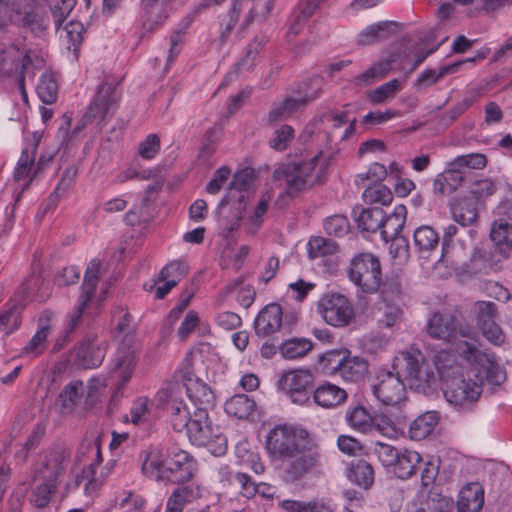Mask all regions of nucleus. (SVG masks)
<instances>
[{
    "label": "nucleus",
    "mask_w": 512,
    "mask_h": 512,
    "mask_svg": "<svg viewBox=\"0 0 512 512\" xmlns=\"http://www.w3.org/2000/svg\"><path fill=\"white\" fill-rule=\"evenodd\" d=\"M457 353L470 364L484 365L490 362L489 355L482 351L475 343L467 340L458 341L456 344Z\"/></svg>",
    "instance_id": "nucleus-43"
},
{
    "label": "nucleus",
    "mask_w": 512,
    "mask_h": 512,
    "mask_svg": "<svg viewBox=\"0 0 512 512\" xmlns=\"http://www.w3.org/2000/svg\"><path fill=\"white\" fill-rule=\"evenodd\" d=\"M393 26H396V23L391 21L372 24L359 33L357 42L359 45L367 46L385 40L392 35Z\"/></svg>",
    "instance_id": "nucleus-31"
},
{
    "label": "nucleus",
    "mask_w": 512,
    "mask_h": 512,
    "mask_svg": "<svg viewBox=\"0 0 512 512\" xmlns=\"http://www.w3.org/2000/svg\"><path fill=\"white\" fill-rule=\"evenodd\" d=\"M294 138V129L289 125H282L275 130L269 144L276 151L286 150Z\"/></svg>",
    "instance_id": "nucleus-61"
},
{
    "label": "nucleus",
    "mask_w": 512,
    "mask_h": 512,
    "mask_svg": "<svg viewBox=\"0 0 512 512\" xmlns=\"http://www.w3.org/2000/svg\"><path fill=\"white\" fill-rule=\"evenodd\" d=\"M69 456V452L65 449L49 452L44 462L36 470L35 478L42 481L57 482V478L65 471Z\"/></svg>",
    "instance_id": "nucleus-21"
},
{
    "label": "nucleus",
    "mask_w": 512,
    "mask_h": 512,
    "mask_svg": "<svg viewBox=\"0 0 512 512\" xmlns=\"http://www.w3.org/2000/svg\"><path fill=\"white\" fill-rule=\"evenodd\" d=\"M33 21L34 15L30 13L21 15L18 11H14L8 2L0 0V28L6 26L9 22L29 26Z\"/></svg>",
    "instance_id": "nucleus-49"
},
{
    "label": "nucleus",
    "mask_w": 512,
    "mask_h": 512,
    "mask_svg": "<svg viewBox=\"0 0 512 512\" xmlns=\"http://www.w3.org/2000/svg\"><path fill=\"white\" fill-rule=\"evenodd\" d=\"M338 250V245L335 241L323 237H313L308 243V253L310 258H319L327 255H332Z\"/></svg>",
    "instance_id": "nucleus-54"
},
{
    "label": "nucleus",
    "mask_w": 512,
    "mask_h": 512,
    "mask_svg": "<svg viewBox=\"0 0 512 512\" xmlns=\"http://www.w3.org/2000/svg\"><path fill=\"white\" fill-rule=\"evenodd\" d=\"M477 327L496 321L497 306L491 301H477L474 305Z\"/></svg>",
    "instance_id": "nucleus-57"
},
{
    "label": "nucleus",
    "mask_w": 512,
    "mask_h": 512,
    "mask_svg": "<svg viewBox=\"0 0 512 512\" xmlns=\"http://www.w3.org/2000/svg\"><path fill=\"white\" fill-rule=\"evenodd\" d=\"M317 312L325 323L332 327L349 326L355 318L351 301L343 294L328 292L317 303Z\"/></svg>",
    "instance_id": "nucleus-5"
},
{
    "label": "nucleus",
    "mask_w": 512,
    "mask_h": 512,
    "mask_svg": "<svg viewBox=\"0 0 512 512\" xmlns=\"http://www.w3.org/2000/svg\"><path fill=\"white\" fill-rule=\"evenodd\" d=\"M312 349V342L306 338H291L280 343V353L286 359L305 356Z\"/></svg>",
    "instance_id": "nucleus-41"
},
{
    "label": "nucleus",
    "mask_w": 512,
    "mask_h": 512,
    "mask_svg": "<svg viewBox=\"0 0 512 512\" xmlns=\"http://www.w3.org/2000/svg\"><path fill=\"white\" fill-rule=\"evenodd\" d=\"M304 433L303 430L286 424L275 426L267 436V449L280 458L293 457L301 450L300 442L304 438Z\"/></svg>",
    "instance_id": "nucleus-9"
},
{
    "label": "nucleus",
    "mask_w": 512,
    "mask_h": 512,
    "mask_svg": "<svg viewBox=\"0 0 512 512\" xmlns=\"http://www.w3.org/2000/svg\"><path fill=\"white\" fill-rule=\"evenodd\" d=\"M273 4L274 0H233L228 12L220 18V42L226 43L238 24L242 32L254 21L266 20Z\"/></svg>",
    "instance_id": "nucleus-3"
},
{
    "label": "nucleus",
    "mask_w": 512,
    "mask_h": 512,
    "mask_svg": "<svg viewBox=\"0 0 512 512\" xmlns=\"http://www.w3.org/2000/svg\"><path fill=\"white\" fill-rule=\"evenodd\" d=\"M363 200L367 204L388 205L393 199L392 192L388 187L381 183H376L367 187L363 194Z\"/></svg>",
    "instance_id": "nucleus-47"
},
{
    "label": "nucleus",
    "mask_w": 512,
    "mask_h": 512,
    "mask_svg": "<svg viewBox=\"0 0 512 512\" xmlns=\"http://www.w3.org/2000/svg\"><path fill=\"white\" fill-rule=\"evenodd\" d=\"M314 401L323 408H333L341 405L347 399V392L339 386L326 382L314 391Z\"/></svg>",
    "instance_id": "nucleus-27"
},
{
    "label": "nucleus",
    "mask_w": 512,
    "mask_h": 512,
    "mask_svg": "<svg viewBox=\"0 0 512 512\" xmlns=\"http://www.w3.org/2000/svg\"><path fill=\"white\" fill-rule=\"evenodd\" d=\"M339 375L346 381L359 382L364 379L368 371L367 361L359 356H352L350 352L343 360Z\"/></svg>",
    "instance_id": "nucleus-32"
},
{
    "label": "nucleus",
    "mask_w": 512,
    "mask_h": 512,
    "mask_svg": "<svg viewBox=\"0 0 512 512\" xmlns=\"http://www.w3.org/2000/svg\"><path fill=\"white\" fill-rule=\"evenodd\" d=\"M421 461L422 458L418 452L409 449H400L397 460L391 468V472L399 479H409L416 473Z\"/></svg>",
    "instance_id": "nucleus-25"
},
{
    "label": "nucleus",
    "mask_w": 512,
    "mask_h": 512,
    "mask_svg": "<svg viewBox=\"0 0 512 512\" xmlns=\"http://www.w3.org/2000/svg\"><path fill=\"white\" fill-rule=\"evenodd\" d=\"M346 419L352 427L362 432H367L373 424V417L363 406L349 408Z\"/></svg>",
    "instance_id": "nucleus-50"
},
{
    "label": "nucleus",
    "mask_w": 512,
    "mask_h": 512,
    "mask_svg": "<svg viewBox=\"0 0 512 512\" xmlns=\"http://www.w3.org/2000/svg\"><path fill=\"white\" fill-rule=\"evenodd\" d=\"M487 164V157L483 153H469L459 155L451 160V167L460 171L463 169H483Z\"/></svg>",
    "instance_id": "nucleus-55"
},
{
    "label": "nucleus",
    "mask_w": 512,
    "mask_h": 512,
    "mask_svg": "<svg viewBox=\"0 0 512 512\" xmlns=\"http://www.w3.org/2000/svg\"><path fill=\"white\" fill-rule=\"evenodd\" d=\"M282 308L279 304L266 305L254 320V330L258 337H270L282 328Z\"/></svg>",
    "instance_id": "nucleus-20"
},
{
    "label": "nucleus",
    "mask_w": 512,
    "mask_h": 512,
    "mask_svg": "<svg viewBox=\"0 0 512 512\" xmlns=\"http://www.w3.org/2000/svg\"><path fill=\"white\" fill-rule=\"evenodd\" d=\"M352 217L358 229L366 232H376L383 222V210L381 208H363L356 206L352 211Z\"/></svg>",
    "instance_id": "nucleus-29"
},
{
    "label": "nucleus",
    "mask_w": 512,
    "mask_h": 512,
    "mask_svg": "<svg viewBox=\"0 0 512 512\" xmlns=\"http://www.w3.org/2000/svg\"><path fill=\"white\" fill-rule=\"evenodd\" d=\"M451 212L453 219L462 226L473 224L478 217L475 203L467 199L457 201L451 207Z\"/></svg>",
    "instance_id": "nucleus-40"
},
{
    "label": "nucleus",
    "mask_w": 512,
    "mask_h": 512,
    "mask_svg": "<svg viewBox=\"0 0 512 512\" xmlns=\"http://www.w3.org/2000/svg\"><path fill=\"white\" fill-rule=\"evenodd\" d=\"M348 479L364 489H369L374 482L373 467L368 462L359 460L350 468Z\"/></svg>",
    "instance_id": "nucleus-39"
},
{
    "label": "nucleus",
    "mask_w": 512,
    "mask_h": 512,
    "mask_svg": "<svg viewBox=\"0 0 512 512\" xmlns=\"http://www.w3.org/2000/svg\"><path fill=\"white\" fill-rule=\"evenodd\" d=\"M143 473L155 481L172 484L195 482L197 463L186 451H178L165 465L157 453H149L142 464Z\"/></svg>",
    "instance_id": "nucleus-2"
},
{
    "label": "nucleus",
    "mask_w": 512,
    "mask_h": 512,
    "mask_svg": "<svg viewBox=\"0 0 512 512\" xmlns=\"http://www.w3.org/2000/svg\"><path fill=\"white\" fill-rule=\"evenodd\" d=\"M117 86L118 83L114 81H105L98 87L96 95L85 114L87 120L99 118L103 122L114 113L120 99Z\"/></svg>",
    "instance_id": "nucleus-14"
},
{
    "label": "nucleus",
    "mask_w": 512,
    "mask_h": 512,
    "mask_svg": "<svg viewBox=\"0 0 512 512\" xmlns=\"http://www.w3.org/2000/svg\"><path fill=\"white\" fill-rule=\"evenodd\" d=\"M374 454L385 468L391 469L397 460L399 450L392 445L376 441L373 447Z\"/></svg>",
    "instance_id": "nucleus-60"
},
{
    "label": "nucleus",
    "mask_w": 512,
    "mask_h": 512,
    "mask_svg": "<svg viewBox=\"0 0 512 512\" xmlns=\"http://www.w3.org/2000/svg\"><path fill=\"white\" fill-rule=\"evenodd\" d=\"M278 507L283 512H333L329 505L317 499L311 501L279 499Z\"/></svg>",
    "instance_id": "nucleus-36"
},
{
    "label": "nucleus",
    "mask_w": 512,
    "mask_h": 512,
    "mask_svg": "<svg viewBox=\"0 0 512 512\" xmlns=\"http://www.w3.org/2000/svg\"><path fill=\"white\" fill-rule=\"evenodd\" d=\"M166 502V512H182L184 507L202 496V488L196 482L176 484Z\"/></svg>",
    "instance_id": "nucleus-22"
},
{
    "label": "nucleus",
    "mask_w": 512,
    "mask_h": 512,
    "mask_svg": "<svg viewBox=\"0 0 512 512\" xmlns=\"http://www.w3.org/2000/svg\"><path fill=\"white\" fill-rule=\"evenodd\" d=\"M78 174V169L75 165H68L64 171L62 172L61 179L56 186L54 192L50 195L49 201L53 204H56L59 197L64 194L75 181V178Z\"/></svg>",
    "instance_id": "nucleus-58"
},
{
    "label": "nucleus",
    "mask_w": 512,
    "mask_h": 512,
    "mask_svg": "<svg viewBox=\"0 0 512 512\" xmlns=\"http://www.w3.org/2000/svg\"><path fill=\"white\" fill-rule=\"evenodd\" d=\"M491 240L500 249L510 248L512 246V225L499 219L493 222L490 231Z\"/></svg>",
    "instance_id": "nucleus-46"
},
{
    "label": "nucleus",
    "mask_w": 512,
    "mask_h": 512,
    "mask_svg": "<svg viewBox=\"0 0 512 512\" xmlns=\"http://www.w3.org/2000/svg\"><path fill=\"white\" fill-rule=\"evenodd\" d=\"M180 394L181 387L178 383L169 384L157 393L156 399L158 407L169 412L171 424L177 432L184 431L192 417L183 400L179 398Z\"/></svg>",
    "instance_id": "nucleus-11"
},
{
    "label": "nucleus",
    "mask_w": 512,
    "mask_h": 512,
    "mask_svg": "<svg viewBox=\"0 0 512 512\" xmlns=\"http://www.w3.org/2000/svg\"><path fill=\"white\" fill-rule=\"evenodd\" d=\"M402 375L401 371L379 373L377 382L372 386V392L382 404L397 406L405 400L406 388Z\"/></svg>",
    "instance_id": "nucleus-13"
},
{
    "label": "nucleus",
    "mask_w": 512,
    "mask_h": 512,
    "mask_svg": "<svg viewBox=\"0 0 512 512\" xmlns=\"http://www.w3.org/2000/svg\"><path fill=\"white\" fill-rule=\"evenodd\" d=\"M393 59H384L374 63L366 71L355 77L354 83L357 86H368L376 80L387 76L392 67Z\"/></svg>",
    "instance_id": "nucleus-38"
},
{
    "label": "nucleus",
    "mask_w": 512,
    "mask_h": 512,
    "mask_svg": "<svg viewBox=\"0 0 512 512\" xmlns=\"http://www.w3.org/2000/svg\"><path fill=\"white\" fill-rule=\"evenodd\" d=\"M461 62H456L447 66H444L440 68L439 70L436 69H426L423 71L418 78L415 81L416 87H428L430 85L435 84L438 82L442 77H444L446 74L453 73L457 71L459 65Z\"/></svg>",
    "instance_id": "nucleus-48"
},
{
    "label": "nucleus",
    "mask_w": 512,
    "mask_h": 512,
    "mask_svg": "<svg viewBox=\"0 0 512 512\" xmlns=\"http://www.w3.org/2000/svg\"><path fill=\"white\" fill-rule=\"evenodd\" d=\"M150 402L146 397L137 398L129 411V414L125 415V421L131 422L134 425H147L150 418Z\"/></svg>",
    "instance_id": "nucleus-44"
},
{
    "label": "nucleus",
    "mask_w": 512,
    "mask_h": 512,
    "mask_svg": "<svg viewBox=\"0 0 512 512\" xmlns=\"http://www.w3.org/2000/svg\"><path fill=\"white\" fill-rule=\"evenodd\" d=\"M413 244L417 252L424 256L438 246L439 235L431 226H420L414 231Z\"/></svg>",
    "instance_id": "nucleus-34"
},
{
    "label": "nucleus",
    "mask_w": 512,
    "mask_h": 512,
    "mask_svg": "<svg viewBox=\"0 0 512 512\" xmlns=\"http://www.w3.org/2000/svg\"><path fill=\"white\" fill-rule=\"evenodd\" d=\"M85 393L82 381H72L67 384L58 396L57 403L62 414L71 413Z\"/></svg>",
    "instance_id": "nucleus-30"
},
{
    "label": "nucleus",
    "mask_w": 512,
    "mask_h": 512,
    "mask_svg": "<svg viewBox=\"0 0 512 512\" xmlns=\"http://www.w3.org/2000/svg\"><path fill=\"white\" fill-rule=\"evenodd\" d=\"M463 180V171H460L456 167H451L450 161L447 164V168L435 178L433 183L434 193L450 195L458 189Z\"/></svg>",
    "instance_id": "nucleus-26"
},
{
    "label": "nucleus",
    "mask_w": 512,
    "mask_h": 512,
    "mask_svg": "<svg viewBox=\"0 0 512 512\" xmlns=\"http://www.w3.org/2000/svg\"><path fill=\"white\" fill-rule=\"evenodd\" d=\"M473 96H467L462 101L455 104L449 111L442 114L440 117V124L445 128L449 127L456 121L469 107L474 103Z\"/></svg>",
    "instance_id": "nucleus-62"
},
{
    "label": "nucleus",
    "mask_w": 512,
    "mask_h": 512,
    "mask_svg": "<svg viewBox=\"0 0 512 512\" xmlns=\"http://www.w3.org/2000/svg\"><path fill=\"white\" fill-rule=\"evenodd\" d=\"M58 84L52 74H43L38 85L37 93L45 104H52L57 99Z\"/></svg>",
    "instance_id": "nucleus-53"
},
{
    "label": "nucleus",
    "mask_w": 512,
    "mask_h": 512,
    "mask_svg": "<svg viewBox=\"0 0 512 512\" xmlns=\"http://www.w3.org/2000/svg\"><path fill=\"white\" fill-rule=\"evenodd\" d=\"M428 335L444 343L455 342L459 338L471 339L474 331L468 324L459 321L450 313H433L427 321Z\"/></svg>",
    "instance_id": "nucleus-7"
},
{
    "label": "nucleus",
    "mask_w": 512,
    "mask_h": 512,
    "mask_svg": "<svg viewBox=\"0 0 512 512\" xmlns=\"http://www.w3.org/2000/svg\"><path fill=\"white\" fill-rule=\"evenodd\" d=\"M185 430L189 440L197 446H206L216 436L208 410L204 407L196 408Z\"/></svg>",
    "instance_id": "nucleus-18"
},
{
    "label": "nucleus",
    "mask_w": 512,
    "mask_h": 512,
    "mask_svg": "<svg viewBox=\"0 0 512 512\" xmlns=\"http://www.w3.org/2000/svg\"><path fill=\"white\" fill-rule=\"evenodd\" d=\"M176 377L183 381L179 384L181 391L184 389L189 399L198 407L206 410L213 405L214 394L210 387L198 378H193L190 362L186 359L184 368L176 373Z\"/></svg>",
    "instance_id": "nucleus-16"
},
{
    "label": "nucleus",
    "mask_w": 512,
    "mask_h": 512,
    "mask_svg": "<svg viewBox=\"0 0 512 512\" xmlns=\"http://www.w3.org/2000/svg\"><path fill=\"white\" fill-rule=\"evenodd\" d=\"M56 489L57 482L43 481L32 491L30 502L37 508H43L49 504L51 495Z\"/></svg>",
    "instance_id": "nucleus-56"
},
{
    "label": "nucleus",
    "mask_w": 512,
    "mask_h": 512,
    "mask_svg": "<svg viewBox=\"0 0 512 512\" xmlns=\"http://www.w3.org/2000/svg\"><path fill=\"white\" fill-rule=\"evenodd\" d=\"M406 215L407 209L404 205H397L388 216L383 214V222L379 229L384 241L388 242L390 239L401 237L400 233L405 225Z\"/></svg>",
    "instance_id": "nucleus-28"
},
{
    "label": "nucleus",
    "mask_w": 512,
    "mask_h": 512,
    "mask_svg": "<svg viewBox=\"0 0 512 512\" xmlns=\"http://www.w3.org/2000/svg\"><path fill=\"white\" fill-rule=\"evenodd\" d=\"M54 316V312L48 309L41 312L37 321V330L22 348V356L36 358L46 350Z\"/></svg>",
    "instance_id": "nucleus-17"
},
{
    "label": "nucleus",
    "mask_w": 512,
    "mask_h": 512,
    "mask_svg": "<svg viewBox=\"0 0 512 512\" xmlns=\"http://www.w3.org/2000/svg\"><path fill=\"white\" fill-rule=\"evenodd\" d=\"M379 309L383 311L382 316L377 320L380 328H392L402 317V310L395 304L384 303V306Z\"/></svg>",
    "instance_id": "nucleus-64"
},
{
    "label": "nucleus",
    "mask_w": 512,
    "mask_h": 512,
    "mask_svg": "<svg viewBox=\"0 0 512 512\" xmlns=\"http://www.w3.org/2000/svg\"><path fill=\"white\" fill-rule=\"evenodd\" d=\"M95 337L88 336L83 339L76 351V362L83 368H95L101 365L104 355V344H95Z\"/></svg>",
    "instance_id": "nucleus-23"
},
{
    "label": "nucleus",
    "mask_w": 512,
    "mask_h": 512,
    "mask_svg": "<svg viewBox=\"0 0 512 512\" xmlns=\"http://www.w3.org/2000/svg\"><path fill=\"white\" fill-rule=\"evenodd\" d=\"M254 399L246 394H237L225 403V411L228 415L238 419H247L255 410Z\"/></svg>",
    "instance_id": "nucleus-35"
},
{
    "label": "nucleus",
    "mask_w": 512,
    "mask_h": 512,
    "mask_svg": "<svg viewBox=\"0 0 512 512\" xmlns=\"http://www.w3.org/2000/svg\"><path fill=\"white\" fill-rule=\"evenodd\" d=\"M106 271L107 265L99 259H93L88 264L82 284V293L79 297L78 304L69 316L68 324L65 328L66 334L72 333L81 324L82 315L87 306V303L93 297L98 281L100 277L106 273Z\"/></svg>",
    "instance_id": "nucleus-8"
},
{
    "label": "nucleus",
    "mask_w": 512,
    "mask_h": 512,
    "mask_svg": "<svg viewBox=\"0 0 512 512\" xmlns=\"http://www.w3.org/2000/svg\"><path fill=\"white\" fill-rule=\"evenodd\" d=\"M323 168L318 166V157L300 163L280 165L273 172V180L284 187L289 195L311 188L321 183Z\"/></svg>",
    "instance_id": "nucleus-4"
},
{
    "label": "nucleus",
    "mask_w": 512,
    "mask_h": 512,
    "mask_svg": "<svg viewBox=\"0 0 512 512\" xmlns=\"http://www.w3.org/2000/svg\"><path fill=\"white\" fill-rule=\"evenodd\" d=\"M100 461L91 462L87 468L82 471V477L87 479L85 484V490L88 492H95L104 483L106 478L111 472L112 464L108 463L99 473L97 474V465Z\"/></svg>",
    "instance_id": "nucleus-42"
},
{
    "label": "nucleus",
    "mask_w": 512,
    "mask_h": 512,
    "mask_svg": "<svg viewBox=\"0 0 512 512\" xmlns=\"http://www.w3.org/2000/svg\"><path fill=\"white\" fill-rule=\"evenodd\" d=\"M438 415L434 411L426 412L418 416L409 427L410 438L420 441L428 437L438 423Z\"/></svg>",
    "instance_id": "nucleus-33"
},
{
    "label": "nucleus",
    "mask_w": 512,
    "mask_h": 512,
    "mask_svg": "<svg viewBox=\"0 0 512 512\" xmlns=\"http://www.w3.org/2000/svg\"><path fill=\"white\" fill-rule=\"evenodd\" d=\"M324 229L329 235L343 237L349 231L348 219L340 214L327 217L324 221Z\"/></svg>",
    "instance_id": "nucleus-63"
},
{
    "label": "nucleus",
    "mask_w": 512,
    "mask_h": 512,
    "mask_svg": "<svg viewBox=\"0 0 512 512\" xmlns=\"http://www.w3.org/2000/svg\"><path fill=\"white\" fill-rule=\"evenodd\" d=\"M397 365L401 366V372L412 389L425 391L435 383V373L420 353L417 356L402 353Z\"/></svg>",
    "instance_id": "nucleus-10"
},
{
    "label": "nucleus",
    "mask_w": 512,
    "mask_h": 512,
    "mask_svg": "<svg viewBox=\"0 0 512 512\" xmlns=\"http://www.w3.org/2000/svg\"><path fill=\"white\" fill-rule=\"evenodd\" d=\"M44 286L43 279L38 275H31L25 279L18 287L19 302L25 306V303L31 299L43 301L48 297L47 293H41Z\"/></svg>",
    "instance_id": "nucleus-37"
},
{
    "label": "nucleus",
    "mask_w": 512,
    "mask_h": 512,
    "mask_svg": "<svg viewBox=\"0 0 512 512\" xmlns=\"http://www.w3.org/2000/svg\"><path fill=\"white\" fill-rule=\"evenodd\" d=\"M484 503V491L479 483L473 482L464 486L458 497L459 512H479Z\"/></svg>",
    "instance_id": "nucleus-24"
},
{
    "label": "nucleus",
    "mask_w": 512,
    "mask_h": 512,
    "mask_svg": "<svg viewBox=\"0 0 512 512\" xmlns=\"http://www.w3.org/2000/svg\"><path fill=\"white\" fill-rule=\"evenodd\" d=\"M288 460L283 466V480L287 483H295L301 480L306 474L311 472L319 462L318 453H301L293 457H287Z\"/></svg>",
    "instance_id": "nucleus-19"
},
{
    "label": "nucleus",
    "mask_w": 512,
    "mask_h": 512,
    "mask_svg": "<svg viewBox=\"0 0 512 512\" xmlns=\"http://www.w3.org/2000/svg\"><path fill=\"white\" fill-rule=\"evenodd\" d=\"M133 362L134 357L130 350L118 352L113 373L121 379L122 384L126 383L130 379L133 371Z\"/></svg>",
    "instance_id": "nucleus-52"
},
{
    "label": "nucleus",
    "mask_w": 512,
    "mask_h": 512,
    "mask_svg": "<svg viewBox=\"0 0 512 512\" xmlns=\"http://www.w3.org/2000/svg\"><path fill=\"white\" fill-rule=\"evenodd\" d=\"M435 366L443 382V393L453 406L464 408L477 401L482 388L472 380L464 378L462 368L454 354L441 351L435 356Z\"/></svg>",
    "instance_id": "nucleus-1"
},
{
    "label": "nucleus",
    "mask_w": 512,
    "mask_h": 512,
    "mask_svg": "<svg viewBox=\"0 0 512 512\" xmlns=\"http://www.w3.org/2000/svg\"><path fill=\"white\" fill-rule=\"evenodd\" d=\"M310 83L316 87L315 90L306 92L302 97H287L283 101L274 103L267 115L268 123L273 124L287 120L310 101L317 99L322 93L323 78L321 76H314L310 79Z\"/></svg>",
    "instance_id": "nucleus-12"
},
{
    "label": "nucleus",
    "mask_w": 512,
    "mask_h": 512,
    "mask_svg": "<svg viewBox=\"0 0 512 512\" xmlns=\"http://www.w3.org/2000/svg\"><path fill=\"white\" fill-rule=\"evenodd\" d=\"M89 458H95V461L101 460L99 438L85 439L76 452L75 461L78 463H82Z\"/></svg>",
    "instance_id": "nucleus-59"
},
{
    "label": "nucleus",
    "mask_w": 512,
    "mask_h": 512,
    "mask_svg": "<svg viewBox=\"0 0 512 512\" xmlns=\"http://www.w3.org/2000/svg\"><path fill=\"white\" fill-rule=\"evenodd\" d=\"M313 382L314 377L309 370L297 369L283 374L279 385L294 403L304 404L309 400Z\"/></svg>",
    "instance_id": "nucleus-15"
},
{
    "label": "nucleus",
    "mask_w": 512,
    "mask_h": 512,
    "mask_svg": "<svg viewBox=\"0 0 512 512\" xmlns=\"http://www.w3.org/2000/svg\"><path fill=\"white\" fill-rule=\"evenodd\" d=\"M350 280L365 293H374L381 285V265L374 255L360 253L355 256L349 269Z\"/></svg>",
    "instance_id": "nucleus-6"
},
{
    "label": "nucleus",
    "mask_w": 512,
    "mask_h": 512,
    "mask_svg": "<svg viewBox=\"0 0 512 512\" xmlns=\"http://www.w3.org/2000/svg\"><path fill=\"white\" fill-rule=\"evenodd\" d=\"M24 305L19 302V305H14L6 312L0 314V333L6 335L16 331L21 325V312Z\"/></svg>",
    "instance_id": "nucleus-51"
},
{
    "label": "nucleus",
    "mask_w": 512,
    "mask_h": 512,
    "mask_svg": "<svg viewBox=\"0 0 512 512\" xmlns=\"http://www.w3.org/2000/svg\"><path fill=\"white\" fill-rule=\"evenodd\" d=\"M400 89V81L393 79L370 91L367 95V98L372 104H383L392 100L400 91Z\"/></svg>",
    "instance_id": "nucleus-45"
}]
</instances>
